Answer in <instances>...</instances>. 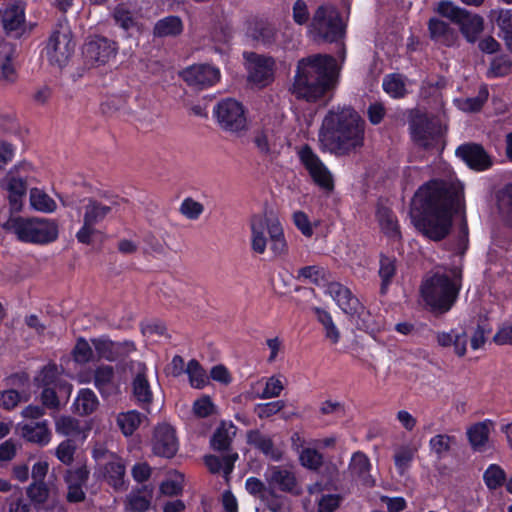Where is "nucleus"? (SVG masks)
Here are the masks:
<instances>
[{
    "mask_svg": "<svg viewBox=\"0 0 512 512\" xmlns=\"http://www.w3.org/2000/svg\"><path fill=\"white\" fill-rule=\"evenodd\" d=\"M464 210V188L456 182L432 180L417 190L412 200V221L425 237L444 239L450 232L454 213Z\"/></svg>",
    "mask_w": 512,
    "mask_h": 512,
    "instance_id": "nucleus-1",
    "label": "nucleus"
},
{
    "mask_svg": "<svg viewBox=\"0 0 512 512\" xmlns=\"http://www.w3.org/2000/svg\"><path fill=\"white\" fill-rule=\"evenodd\" d=\"M339 67L329 55H313L298 61L290 92L307 102H316L333 90L338 82Z\"/></svg>",
    "mask_w": 512,
    "mask_h": 512,
    "instance_id": "nucleus-2",
    "label": "nucleus"
},
{
    "mask_svg": "<svg viewBox=\"0 0 512 512\" xmlns=\"http://www.w3.org/2000/svg\"><path fill=\"white\" fill-rule=\"evenodd\" d=\"M322 150L344 155L362 147L364 122L350 107H338L328 112L319 131Z\"/></svg>",
    "mask_w": 512,
    "mask_h": 512,
    "instance_id": "nucleus-3",
    "label": "nucleus"
},
{
    "mask_svg": "<svg viewBox=\"0 0 512 512\" xmlns=\"http://www.w3.org/2000/svg\"><path fill=\"white\" fill-rule=\"evenodd\" d=\"M250 245L254 253L263 255L269 244L275 258L288 255L289 246L280 221L274 217L254 215L250 219Z\"/></svg>",
    "mask_w": 512,
    "mask_h": 512,
    "instance_id": "nucleus-4",
    "label": "nucleus"
},
{
    "mask_svg": "<svg viewBox=\"0 0 512 512\" xmlns=\"http://www.w3.org/2000/svg\"><path fill=\"white\" fill-rule=\"evenodd\" d=\"M1 227L18 241L36 245L54 242L59 233L54 220L41 217L10 216Z\"/></svg>",
    "mask_w": 512,
    "mask_h": 512,
    "instance_id": "nucleus-5",
    "label": "nucleus"
},
{
    "mask_svg": "<svg viewBox=\"0 0 512 512\" xmlns=\"http://www.w3.org/2000/svg\"><path fill=\"white\" fill-rule=\"evenodd\" d=\"M460 275L454 273V279L446 275L435 274L426 279L421 287L425 303L434 311L446 312L454 303L459 290Z\"/></svg>",
    "mask_w": 512,
    "mask_h": 512,
    "instance_id": "nucleus-6",
    "label": "nucleus"
},
{
    "mask_svg": "<svg viewBox=\"0 0 512 512\" xmlns=\"http://www.w3.org/2000/svg\"><path fill=\"white\" fill-rule=\"evenodd\" d=\"M309 32L327 42H336L342 38L344 24L336 8L331 5L319 6L309 24Z\"/></svg>",
    "mask_w": 512,
    "mask_h": 512,
    "instance_id": "nucleus-7",
    "label": "nucleus"
},
{
    "mask_svg": "<svg viewBox=\"0 0 512 512\" xmlns=\"http://www.w3.org/2000/svg\"><path fill=\"white\" fill-rule=\"evenodd\" d=\"M122 199H112L109 203L89 199L84 206L83 225L77 232L76 238L79 242L89 244L91 237L97 232L96 225L120 205Z\"/></svg>",
    "mask_w": 512,
    "mask_h": 512,
    "instance_id": "nucleus-8",
    "label": "nucleus"
},
{
    "mask_svg": "<svg viewBox=\"0 0 512 512\" xmlns=\"http://www.w3.org/2000/svg\"><path fill=\"white\" fill-rule=\"evenodd\" d=\"M214 115L220 128L226 132L240 134L248 129L246 111L237 100H222L214 108Z\"/></svg>",
    "mask_w": 512,
    "mask_h": 512,
    "instance_id": "nucleus-9",
    "label": "nucleus"
},
{
    "mask_svg": "<svg viewBox=\"0 0 512 512\" xmlns=\"http://www.w3.org/2000/svg\"><path fill=\"white\" fill-rule=\"evenodd\" d=\"M75 44L72 41L70 30L60 26L54 30L45 47V57L55 67H64L74 52Z\"/></svg>",
    "mask_w": 512,
    "mask_h": 512,
    "instance_id": "nucleus-10",
    "label": "nucleus"
},
{
    "mask_svg": "<svg viewBox=\"0 0 512 512\" xmlns=\"http://www.w3.org/2000/svg\"><path fill=\"white\" fill-rule=\"evenodd\" d=\"M31 169L29 163L23 162L15 165L1 181V187L7 193L9 207L12 212H19L23 207V200L26 196V179L17 175L19 171L27 172Z\"/></svg>",
    "mask_w": 512,
    "mask_h": 512,
    "instance_id": "nucleus-11",
    "label": "nucleus"
},
{
    "mask_svg": "<svg viewBox=\"0 0 512 512\" xmlns=\"http://www.w3.org/2000/svg\"><path fill=\"white\" fill-rule=\"evenodd\" d=\"M298 156L313 182L321 189L331 191L334 187L333 176L318 155L310 147L304 146Z\"/></svg>",
    "mask_w": 512,
    "mask_h": 512,
    "instance_id": "nucleus-12",
    "label": "nucleus"
},
{
    "mask_svg": "<svg viewBox=\"0 0 512 512\" xmlns=\"http://www.w3.org/2000/svg\"><path fill=\"white\" fill-rule=\"evenodd\" d=\"M244 57L249 83L264 87L272 82L275 62L271 57L255 53H245Z\"/></svg>",
    "mask_w": 512,
    "mask_h": 512,
    "instance_id": "nucleus-13",
    "label": "nucleus"
},
{
    "mask_svg": "<svg viewBox=\"0 0 512 512\" xmlns=\"http://www.w3.org/2000/svg\"><path fill=\"white\" fill-rule=\"evenodd\" d=\"M114 42L101 37L89 40L83 48L86 62L91 66H101L110 63L117 54Z\"/></svg>",
    "mask_w": 512,
    "mask_h": 512,
    "instance_id": "nucleus-14",
    "label": "nucleus"
},
{
    "mask_svg": "<svg viewBox=\"0 0 512 512\" xmlns=\"http://www.w3.org/2000/svg\"><path fill=\"white\" fill-rule=\"evenodd\" d=\"M181 76L191 87L205 89L219 82L220 70L210 64H195L187 67Z\"/></svg>",
    "mask_w": 512,
    "mask_h": 512,
    "instance_id": "nucleus-15",
    "label": "nucleus"
},
{
    "mask_svg": "<svg viewBox=\"0 0 512 512\" xmlns=\"http://www.w3.org/2000/svg\"><path fill=\"white\" fill-rule=\"evenodd\" d=\"M91 343L98 358L107 361H116L135 351V345L131 341L114 342L104 336L91 339Z\"/></svg>",
    "mask_w": 512,
    "mask_h": 512,
    "instance_id": "nucleus-16",
    "label": "nucleus"
},
{
    "mask_svg": "<svg viewBox=\"0 0 512 512\" xmlns=\"http://www.w3.org/2000/svg\"><path fill=\"white\" fill-rule=\"evenodd\" d=\"M2 23L5 31L15 37L31 33L36 26L35 23L26 22L25 8L20 4L12 5L5 10Z\"/></svg>",
    "mask_w": 512,
    "mask_h": 512,
    "instance_id": "nucleus-17",
    "label": "nucleus"
},
{
    "mask_svg": "<svg viewBox=\"0 0 512 512\" xmlns=\"http://www.w3.org/2000/svg\"><path fill=\"white\" fill-rule=\"evenodd\" d=\"M326 293L336 302L339 308L347 315L354 317L355 314L363 311L359 300L352 295L351 291L338 282H331L326 287Z\"/></svg>",
    "mask_w": 512,
    "mask_h": 512,
    "instance_id": "nucleus-18",
    "label": "nucleus"
},
{
    "mask_svg": "<svg viewBox=\"0 0 512 512\" xmlns=\"http://www.w3.org/2000/svg\"><path fill=\"white\" fill-rule=\"evenodd\" d=\"M178 450V441L175 436V430L169 424L157 426L153 438V451L156 455L170 458Z\"/></svg>",
    "mask_w": 512,
    "mask_h": 512,
    "instance_id": "nucleus-19",
    "label": "nucleus"
},
{
    "mask_svg": "<svg viewBox=\"0 0 512 512\" xmlns=\"http://www.w3.org/2000/svg\"><path fill=\"white\" fill-rule=\"evenodd\" d=\"M265 478L272 488H278L281 491L294 494L301 493L294 473L288 469L279 466L269 467L265 473Z\"/></svg>",
    "mask_w": 512,
    "mask_h": 512,
    "instance_id": "nucleus-20",
    "label": "nucleus"
},
{
    "mask_svg": "<svg viewBox=\"0 0 512 512\" xmlns=\"http://www.w3.org/2000/svg\"><path fill=\"white\" fill-rule=\"evenodd\" d=\"M93 382L103 397L115 395L119 392L120 384L113 367L110 365L97 366L94 370Z\"/></svg>",
    "mask_w": 512,
    "mask_h": 512,
    "instance_id": "nucleus-21",
    "label": "nucleus"
},
{
    "mask_svg": "<svg viewBox=\"0 0 512 512\" xmlns=\"http://www.w3.org/2000/svg\"><path fill=\"white\" fill-rule=\"evenodd\" d=\"M58 368L54 364L44 366L34 377V384L41 388L57 387L60 393L68 399L72 392V385L59 379Z\"/></svg>",
    "mask_w": 512,
    "mask_h": 512,
    "instance_id": "nucleus-22",
    "label": "nucleus"
},
{
    "mask_svg": "<svg viewBox=\"0 0 512 512\" xmlns=\"http://www.w3.org/2000/svg\"><path fill=\"white\" fill-rule=\"evenodd\" d=\"M459 156L470 168L478 171L485 170L491 166V160L483 148L476 144H466L457 148Z\"/></svg>",
    "mask_w": 512,
    "mask_h": 512,
    "instance_id": "nucleus-23",
    "label": "nucleus"
},
{
    "mask_svg": "<svg viewBox=\"0 0 512 512\" xmlns=\"http://www.w3.org/2000/svg\"><path fill=\"white\" fill-rule=\"evenodd\" d=\"M55 430L71 441L83 442L88 437L90 427L71 416H60L55 420Z\"/></svg>",
    "mask_w": 512,
    "mask_h": 512,
    "instance_id": "nucleus-24",
    "label": "nucleus"
},
{
    "mask_svg": "<svg viewBox=\"0 0 512 512\" xmlns=\"http://www.w3.org/2000/svg\"><path fill=\"white\" fill-rule=\"evenodd\" d=\"M411 134L413 140L420 146L428 148L433 145L438 136L435 125L425 116H418L412 120Z\"/></svg>",
    "mask_w": 512,
    "mask_h": 512,
    "instance_id": "nucleus-25",
    "label": "nucleus"
},
{
    "mask_svg": "<svg viewBox=\"0 0 512 512\" xmlns=\"http://www.w3.org/2000/svg\"><path fill=\"white\" fill-rule=\"evenodd\" d=\"M372 465L368 456L360 451L355 452L349 463L350 475L361 485L372 487L375 479L370 474Z\"/></svg>",
    "mask_w": 512,
    "mask_h": 512,
    "instance_id": "nucleus-26",
    "label": "nucleus"
},
{
    "mask_svg": "<svg viewBox=\"0 0 512 512\" xmlns=\"http://www.w3.org/2000/svg\"><path fill=\"white\" fill-rule=\"evenodd\" d=\"M134 369L136 376L132 382L133 396L138 403L148 405L152 402L153 394L146 377L147 368L144 364L138 362L134 365Z\"/></svg>",
    "mask_w": 512,
    "mask_h": 512,
    "instance_id": "nucleus-27",
    "label": "nucleus"
},
{
    "mask_svg": "<svg viewBox=\"0 0 512 512\" xmlns=\"http://www.w3.org/2000/svg\"><path fill=\"white\" fill-rule=\"evenodd\" d=\"M18 430L24 439L41 446L47 445L51 440V432L45 420L35 423L18 424Z\"/></svg>",
    "mask_w": 512,
    "mask_h": 512,
    "instance_id": "nucleus-28",
    "label": "nucleus"
},
{
    "mask_svg": "<svg viewBox=\"0 0 512 512\" xmlns=\"http://www.w3.org/2000/svg\"><path fill=\"white\" fill-rule=\"evenodd\" d=\"M89 472L86 468H78L67 476V500L71 503L81 502L85 499L83 487L88 480Z\"/></svg>",
    "mask_w": 512,
    "mask_h": 512,
    "instance_id": "nucleus-29",
    "label": "nucleus"
},
{
    "mask_svg": "<svg viewBox=\"0 0 512 512\" xmlns=\"http://www.w3.org/2000/svg\"><path fill=\"white\" fill-rule=\"evenodd\" d=\"M125 470V464L118 456H110V461H107L104 466L100 468L103 477L114 489L123 488Z\"/></svg>",
    "mask_w": 512,
    "mask_h": 512,
    "instance_id": "nucleus-30",
    "label": "nucleus"
},
{
    "mask_svg": "<svg viewBox=\"0 0 512 512\" xmlns=\"http://www.w3.org/2000/svg\"><path fill=\"white\" fill-rule=\"evenodd\" d=\"M492 421L484 420L477 422L467 429V437L473 450L484 451L489 440Z\"/></svg>",
    "mask_w": 512,
    "mask_h": 512,
    "instance_id": "nucleus-31",
    "label": "nucleus"
},
{
    "mask_svg": "<svg viewBox=\"0 0 512 512\" xmlns=\"http://www.w3.org/2000/svg\"><path fill=\"white\" fill-rule=\"evenodd\" d=\"M457 25L467 41L475 42L484 29V19L466 10Z\"/></svg>",
    "mask_w": 512,
    "mask_h": 512,
    "instance_id": "nucleus-32",
    "label": "nucleus"
},
{
    "mask_svg": "<svg viewBox=\"0 0 512 512\" xmlns=\"http://www.w3.org/2000/svg\"><path fill=\"white\" fill-rule=\"evenodd\" d=\"M488 17L499 27L506 44L512 51V9H493Z\"/></svg>",
    "mask_w": 512,
    "mask_h": 512,
    "instance_id": "nucleus-33",
    "label": "nucleus"
},
{
    "mask_svg": "<svg viewBox=\"0 0 512 512\" xmlns=\"http://www.w3.org/2000/svg\"><path fill=\"white\" fill-rule=\"evenodd\" d=\"M428 28L431 38L445 45H451L457 39V32L443 20L430 19Z\"/></svg>",
    "mask_w": 512,
    "mask_h": 512,
    "instance_id": "nucleus-34",
    "label": "nucleus"
},
{
    "mask_svg": "<svg viewBox=\"0 0 512 512\" xmlns=\"http://www.w3.org/2000/svg\"><path fill=\"white\" fill-rule=\"evenodd\" d=\"M29 203L33 210L41 213H53L57 209L56 201L44 190L32 188L29 192Z\"/></svg>",
    "mask_w": 512,
    "mask_h": 512,
    "instance_id": "nucleus-35",
    "label": "nucleus"
},
{
    "mask_svg": "<svg viewBox=\"0 0 512 512\" xmlns=\"http://www.w3.org/2000/svg\"><path fill=\"white\" fill-rule=\"evenodd\" d=\"M247 441L273 460L281 458V451L274 447L272 440L268 436L261 434L259 431H250L247 434Z\"/></svg>",
    "mask_w": 512,
    "mask_h": 512,
    "instance_id": "nucleus-36",
    "label": "nucleus"
},
{
    "mask_svg": "<svg viewBox=\"0 0 512 512\" xmlns=\"http://www.w3.org/2000/svg\"><path fill=\"white\" fill-rule=\"evenodd\" d=\"M236 434V427L232 422H222L211 438V446L215 450H227L232 438Z\"/></svg>",
    "mask_w": 512,
    "mask_h": 512,
    "instance_id": "nucleus-37",
    "label": "nucleus"
},
{
    "mask_svg": "<svg viewBox=\"0 0 512 512\" xmlns=\"http://www.w3.org/2000/svg\"><path fill=\"white\" fill-rule=\"evenodd\" d=\"M377 218L381 231L391 240L400 239V230L398 221L395 215L386 208H381L377 211Z\"/></svg>",
    "mask_w": 512,
    "mask_h": 512,
    "instance_id": "nucleus-38",
    "label": "nucleus"
},
{
    "mask_svg": "<svg viewBox=\"0 0 512 512\" xmlns=\"http://www.w3.org/2000/svg\"><path fill=\"white\" fill-rule=\"evenodd\" d=\"M238 459V454L225 455L219 458L214 455H208L205 457V464L211 473L223 472L225 476H228L234 467L235 461Z\"/></svg>",
    "mask_w": 512,
    "mask_h": 512,
    "instance_id": "nucleus-39",
    "label": "nucleus"
},
{
    "mask_svg": "<svg viewBox=\"0 0 512 512\" xmlns=\"http://www.w3.org/2000/svg\"><path fill=\"white\" fill-rule=\"evenodd\" d=\"M145 417L136 410L122 412L117 415L116 421L125 436L132 435L141 425Z\"/></svg>",
    "mask_w": 512,
    "mask_h": 512,
    "instance_id": "nucleus-40",
    "label": "nucleus"
},
{
    "mask_svg": "<svg viewBox=\"0 0 512 512\" xmlns=\"http://www.w3.org/2000/svg\"><path fill=\"white\" fill-rule=\"evenodd\" d=\"M96 394L90 389H81L74 401L75 411L81 415H89L98 407Z\"/></svg>",
    "mask_w": 512,
    "mask_h": 512,
    "instance_id": "nucleus-41",
    "label": "nucleus"
},
{
    "mask_svg": "<svg viewBox=\"0 0 512 512\" xmlns=\"http://www.w3.org/2000/svg\"><path fill=\"white\" fill-rule=\"evenodd\" d=\"M182 22L178 17L170 16L159 20L154 28V33L160 37L175 36L182 31Z\"/></svg>",
    "mask_w": 512,
    "mask_h": 512,
    "instance_id": "nucleus-42",
    "label": "nucleus"
},
{
    "mask_svg": "<svg viewBox=\"0 0 512 512\" xmlns=\"http://www.w3.org/2000/svg\"><path fill=\"white\" fill-rule=\"evenodd\" d=\"M483 481L489 490H496L505 483L506 473L499 465L491 464L483 473Z\"/></svg>",
    "mask_w": 512,
    "mask_h": 512,
    "instance_id": "nucleus-43",
    "label": "nucleus"
},
{
    "mask_svg": "<svg viewBox=\"0 0 512 512\" xmlns=\"http://www.w3.org/2000/svg\"><path fill=\"white\" fill-rule=\"evenodd\" d=\"M186 373L189 376V382L193 388L201 389L208 383V377L205 370L196 360H190L188 362Z\"/></svg>",
    "mask_w": 512,
    "mask_h": 512,
    "instance_id": "nucleus-44",
    "label": "nucleus"
},
{
    "mask_svg": "<svg viewBox=\"0 0 512 512\" xmlns=\"http://www.w3.org/2000/svg\"><path fill=\"white\" fill-rule=\"evenodd\" d=\"M384 91L392 98H400L406 94V86L400 75L391 74L383 80Z\"/></svg>",
    "mask_w": 512,
    "mask_h": 512,
    "instance_id": "nucleus-45",
    "label": "nucleus"
},
{
    "mask_svg": "<svg viewBox=\"0 0 512 512\" xmlns=\"http://www.w3.org/2000/svg\"><path fill=\"white\" fill-rule=\"evenodd\" d=\"M487 97V90L482 89L476 97L459 98L455 100V103L464 112H476L481 109Z\"/></svg>",
    "mask_w": 512,
    "mask_h": 512,
    "instance_id": "nucleus-46",
    "label": "nucleus"
},
{
    "mask_svg": "<svg viewBox=\"0 0 512 512\" xmlns=\"http://www.w3.org/2000/svg\"><path fill=\"white\" fill-rule=\"evenodd\" d=\"M285 387L284 378L280 375H274L265 379V387L258 394L260 399H269L278 397Z\"/></svg>",
    "mask_w": 512,
    "mask_h": 512,
    "instance_id": "nucleus-47",
    "label": "nucleus"
},
{
    "mask_svg": "<svg viewBox=\"0 0 512 512\" xmlns=\"http://www.w3.org/2000/svg\"><path fill=\"white\" fill-rule=\"evenodd\" d=\"M353 318H357V325L359 328L366 330L368 333L374 335L382 329L381 319H375L368 311L363 307V311L355 314Z\"/></svg>",
    "mask_w": 512,
    "mask_h": 512,
    "instance_id": "nucleus-48",
    "label": "nucleus"
},
{
    "mask_svg": "<svg viewBox=\"0 0 512 512\" xmlns=\"http://www.w3.org/2000/svg\"><path fill=\"white\" fill-rule=\"evenodd\" d=\"M64 399L66 402L68 399L65 398L63 393L58 391L57 387H46L43 388V391L40 396L41 403L44 407L48 409L58 410L61 407V399Z\"/></svg>",
    "mask_w": 512,
    "mask_h": 512,
    "instance_id": "nucleus-49",
    "label": "nucleus"
},
{
    "mask_svg": "<svg viewBox=\"0 0 512 512\" xmlns=\"http://www.w3.org/2000/svg\"><path fill=\"white\" fill-rule=\"evenodd\" d=\"M253 142L261 153H270L274 142L273 131L270 128L257 129L253 135Z\"/></svg>",
    "mask_w": 512,
    "mask_h": 512,
    "instance_id": "nucleus-50",
    "label": "nucleus"
},
{
    "mask_svg": "<svg viewBox=\"0 0 512 512\" xmlns=\"http://www.w3.org/2000/svg\"><path fill=\"white\" fill-rule=\"evenodd\" d=\"M183 482V474L174 472L169 476V478L162 482L160 491L166 496H177L183 490Z\"/></svg>",
    "mask_w": 512,
    "mask_h": 512,
    "instance_id": "nucleus-51",
    "label": "nucleus"
},
{
    "mask_svg": "<svg viewBox=\"0 0 512 512\" xmlns=\"http://www.w3.org/2000/svg\"><path fill=\"white\" fill-rule=\"evenodd\" d=\"M414 453L415 450L408 445L398 447L395 450L394 462L400 474H404L405 471L410 467Z\"/></svg>",
    "mask_w": 512,
    "mask_h": 512,
    "instance_id": "nucleus-52",
    "label": "nucleus"
},
{
    "mask_svg": "<svg viewBox=\"0 0 512 512\" xmlns=\"http://www.w3.org/2000/svg\"><path fill=\"white\" fill-rule=\"evenodd\" d=\"M435 11L441 16L449 19L451 22L457 24L461 20L462 15L466 11L465 9L456 6L451 1H440L437 4Z\"/></svg>",
    "mask_w": 512,
    "mask_h": 512,
    "instance_id": "nucleus-53",
    "label": "nucleus"
},
{
    "mask_svg": "<svg viewBox=\"0 0 512 512\" xmlns=\"http://www.w3.org/2000/svg\"><path fill=\"white\" fill-rule=\"evenodd\" d=\"M151 504V494L135 492L127 498V509L132 512H145Z\"/></svg>",
    "mask_w": 512,
    "mask_h": 512,
    "instance_id": "nucleus-54",
    "label": "nucleus"
},
{
    "mask_svg": "<svg viewBox=\"0 0 512 512\" xmlns=\"http://www.w3.org/2000/svg\"><path fill=\"white\" fill-rule=\"evenodd\" d=\"M328 272L320 266H306L299 270L298 278L320 285L327 280Z\"/></svg>",
    "mask_w": 512,
    "mask_h": 512,
    "instance_id": "nucleus-55",
    "label": "nucleus"
},
{
    "mask_svg": "<svg viewBox=\"0 0 512 512\" xmlns=\"http://www.w3.org/2000/svg\"><path fill=\"white\" fill-rule=\"evenodd\" d=\"M93 345L87 340L80 338L73 349V358L77 363L85 364L94 357Z\"/></svg>",
    "mask_w": 512,
    "mask_h": 512,
    "instance_id": "nucleus-56",
    "label": "nucleus"
},
{
    "mask_svg": "<svg viewBox=\"0 0 512 512\" xmlns=\"http://www.w3.org/2000/svg\"><path fill=\"white\" fill-rule=\"evenodd\" d=\"M452 437L446 434H438L429 441V447L432 453L438 458L444 457L450 450Z\"/></svg>",
    "mask_w": 512,
    "mask_h": 512,
    "instance_id": "nucleus-57",
    "label": "nucleus"
},
{
    "mask_svg": "<svg viewBox=\"0 0 512 512\" xmlns=\"http://www.w3.org/2000/svg\"><path fill=\"white\" fill-rule=\"evenodd\" d=\"M29 394L21 395L14 389H9L0 392V406H2L6 410H10L15 408L21 401H28Z\"/></svg>",
    "mask_w": 512,
    "mask_h": 512,
    "instance_id": "nucleus-58",
    "label": "nucleus"
},
{
    "mask_svg": "<svg viewBox=\"0 0 512 512\" xmlns=\"http://www.w3.org/2000/svg\"><path fill=\"white\" fill-rule=\"evenodd\" d=\"M299 460L302 466L317 470L322 465L323 457L313 448H304L299 455Z\"/></svg>",
    "mask_w": 512,
    "mask_h": 512,
    "instance_id": "nucleus-59",
    "label": "nucleus"
},
{
    "mask_svg": "<svg viewBox=\"0 0 512 512\" xmlns=\"http://www.w3.org/2000/svg\"><path fill=\"white\" fill-rule=\"evenodd\" d=\"M27 496L36 504H43L48 500L49 489L44 482H33L27 488Z\"/></svg>",
    "mask_w": 512,
    "mask_h": 512,
    "instance_id": "nucleus-60",
    "label": "nucleus"
},
{
    "mask_svg": "<svg viewBox=\"0 0 512 512\" xmlns=\"http://www.w3.org/2000/svg\"><path fill=\"white\" fill-rule=\"evenodd\" d=\"M395 274V261L388 257H382L380 260L379 275L382 279L381 291L384 293Z\"/></svg>",
    "mask_w": 512,
    "mask_h": 512,
    "instance_id": "nucleus-61",
    "label": "nucleus"
},
{
    "mask_svg": "<svg viewBox=\"0 0 512 512\" xmlns=\"http://www.w3.org/2000/svg\"><path fill=\"white\" fill-rule=\"evenodd\" d=\"M115 22L125 31L132 33L137 30V25L131 13L124 7H117L114 12Z\"/></svg>",
    "mask_w": 512,
    "mask_h": 512,
    "instance_id": "nucleus-62",
    "label": "nucleus"
},
{
    "mask_svg": "<svg viewBox=\"0 0 512 512\" xmlns=\"http://www.w3.org/2000/svg\"><path fill=\"white\" fill-rule=\"evenodd\" d=\"M203 211V204L192 198L184 199L180 206V212L190 220L198 219Z\"/></svg>",
    "mask_w": 512,
    "mask_h": 512,
    "instance_id": "nucleus-63",
    "label": "nucleus"
},
{
    "mask_svg": "<svg viewBox=\"0 0 512 512\" xmlns=\"http://www.w3.org/2000/svg\"><path fill=\"white\" fill-rule=\"evenodd\" d=\"M292 220L297 229L305 236L311 237L314 233V228L310 222L309 217L302 211H295L292 215Z\"/></svg>",
    "mask_w": 512,
    "mask_h": 512,
    "instance_id": "nucleus-64",
    "label": "nucleus"
}]
</instances>
